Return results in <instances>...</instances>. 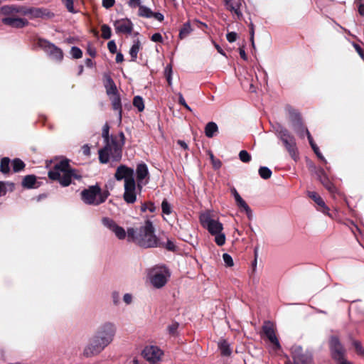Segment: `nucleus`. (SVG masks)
<instances>
[{
	"instance_id": "f257e3e1",
	"label": "nucleus",
	"mask_w": 364,
	"mask_h": 364,
	"mask_svg": "<svg viewBox=\"0 0 364 364\" xmlns=\"http://www.w3.org/2000/svg\"><path fill=\"white\" fill-rule=\"evenodd\" d=\"M115 333L116 328L112 323L107 322L101 325L85 348L84 355L91 357L99 354L113 341Z\"/></svg>"
},
{
	"instance_id": "f03ea898",
	"label": "nucleus",
	"mask_w": 364,
	"mask_h": 364,
	"mask_svg": "<svg viewBox=\"0 0 364 364\" xmlns=\"http://www.w3.org/2000/svg\"><path fill=\"white\" fill-rule=\"evenodd\" d=\"M154 232L153 223L150 219H146L144 225L139 228H129L127 229V240L141 247H152L157 243V237Z\"/></svg>"
},
{
	"instance_id": "7ed1b4c3",
	"label": "nucleus",
	"mask_w": 364,
	"mask_h": 364,
	"mask_svg": "<svg viewBox=\"0 0 364 364\" xmlns=\"http://www.w3.org/2000/svg\"><path fill=\"white\" fill-rule=\"evenodd\" d=\"M48 176L50 180L58 181L63 187L70 185L72 178L80 180L82 178L79 171L70 166V160L66 158L55 164Z\"/></svg>"
},
{
	"instance_id": "20e7f679",
	"label": "nucleus",
	"mask_w": 364,
	"mask_h": 364,
	"mask_svg": "<svg viewBox=\"0 0 364 364\" xmlns=\"http://www.w3.org/2000/svg\"><path fill=\"white\" fill-rule=\"evenodd\" d=\"M124 144V135L121 132L117 136H111V144H107L103 149L99 150V160L101 164L109 161V155L114 161H119L122 158V146Z\"/></svg>"
},
{
	"instance_id": "39448f33",
	"label": "nucleus",
	"mask_w": 364,
	"mask_h": 364,
	"mask_svg": "<svg viewBox=\"0 0 364 364\" xmlns=\"http://www.w3.org/2000/svg\"><path fill=\"white\" fill-rule=\"evenodd\" d=\"M82 200L87 205H99L105 203L109 196L107 190L102 191L98 184L90 186L81 192Z\"/></svg>"
},
{
	"instance_id": "423d86ee",
	"label": "nucleus",
	"mask_w": 364,
	"mask_h": 364,
	"mask_svg": "<svg viewBox=\"0 0 364 364\" xmlns=\"http://www.w3.org/2000/svg\"><path fill=\"white\" fill-rule=\"evenodd\" d=\"M279 138L291 158L296 161L299 159V152L294 136L287 129H281L279 131Z\"/></svg>"
},
{
	"instance_id": "0eeeda50",
	"label": "nucleus",
	"mask_w": 364,
	"mask_h": 364,
	"mask_svg": "<svg viewBox=\"0 0 364 364\" xmlns=\"http://www.w3.org/2000/svg\"><path fill=\"white\" fill-rule=\"evenodd\" d=\"M36 43L52 60L58 63L63 60L64 57L63 52L61 48L55 44L42 38H38Z\"/></svg>"
},
{
	"instance_id": "6e6552de",
	"label": "nucleus",
	"mask_w": 364,
	"mask_h": 364,
	"mask_svg": "<svg viewBox=\"0 0 364 364\" xmlns=\"http://www.w3.org/2000/svg\"><path fill=\"white\" fill-rule=\"evenodd\" d=\"M293 361L288 359L285 364H311L312 355L299 346H293L291 349Z\"/></svg>"
},
{
	"instance_id": "1a4fd4ad",
	"label": "nucleus",
	"mask_w": 364,
	"mask_h": 364,
	"mask_svg": "<svg viewBox=\"0 0 364 364\" xmlns=\"http://www.w3.org/2000/svg\"><path fill=\"white\" fill-rule=\"evenodd\" d=\"M200 223L212 235L221 232L223 229V224L211 218L208 214H202L200 216Z\"/></svg>"
},
{
	"instance_id": "9d476101",
	"label": "nucleus",
	"mask_w": 364,
	"mask_h": 364,
	"mask_svg": "<svg viewBox=\"0 0 364 364\" xmlns=\"http://www.w3.org/2000/svg\"><path fill=\"white\" fill-rule=\"evenodd\" d=\"M328 346L333 360L346 357V350L337 336H331L329 338Z\"/></svg>"
},
{
	"instance_id": "9b49d317",
	"label": "nucleus",
	"mask_w": 364,
	"mask_h": 364,
	"mask_svg": "<svg viewBox=\"0 0 364 364\" xmlns=\"http://www.w3.org/2000/svg\"><path fill=\"white\" fill-rule=\"evenodd\" d=\"M262 333L268 338L269 342L274 346L275 350H279L281 345L275 333V329L273 323L271 321H264L262 328Z\"/></svg>"
},
{
	"instance_id": "f8f14e48",
	"label": "nucleus",
	"mask_w": 364,
	"mask_h": 364,
	"mask_svg": "<svg viewBox=\"0 0 364 364\" xmlns=\"http://www.w3.org/2000/svg\"><path fill=\"white\" fill-rule=\"evenodd\" d=\"M102 224L112 230L116 235V237L119 240H124L127 235V232L124 230V229L119 226L114 220L109 218H103L102 219Z\"/></svg>"
},
{
	"instance_id": "ddd939ff",
	"label": "nucleus",
	"mask_w": 364,
	"mask_h": 364,
	"mask_svg": "<svg viewBox=\"0 0 364 364\" xmlns=\"http://www.w3.org/2000/svg\"><path fill=\"white\" fill-rule=\"evenodd\" d=\"M161 208L163 213V219L168 224L172 225L176 219L177 215L176 213L173 209L172 205L165 198L161 203Z\"/></svg>"
},
{
	"instance_id": "4468645a",
	"label": "nucleus",
	"mask_w": 364,
	"mask_h": 364,
	"mask_svg": "<svg viewBox=\"0 0 364 364\" xmlns=\"http://www.w3.org/2000/svg\"><path fill=\"white\" fill-rule=\"evenodd\" d=\"M123 198L127 203H134L136 201V183L134 180L127 181L124 183Z\"/></svg>"
},
{
	"instance_id": "2eb2a0df",
	"label": "nucleus",
	"mask_w": 364,
	"mask_h": 364,
	"mask_svg": "<svg viewBox=\"0 0 364 364\" xmlns=\"http://www.w3.org/2000/svg\"><path fill=\"white\" fill-rule=\"evenodd\" d=\"M114 178L117 181L124 179V183L127 181L134 180V169L122 164L117 167Z\"/></svg>"
},
{
	"instance_id": "dca6fc26",
	"label": "nucleus",
	"mask_w": 364,
	"mask_h": 364,
	"mask_svg": "<svg viewBox=\"0 0 364 364\" xmlns=\"http://www.w3.org/2000/svg\"><path fill=\"white\" fill-rule=\"evenodd\" d=\"M316 176L319 181L332 196H334L336 193H337L338 190L336 187L329 180L328 177L327 176L326 172L323 168H320L316 171Z\"/></svg>"
},
{
	"instance_id": "f3484780",
	"label": "nucleus",
	"mask_w": 364,
	"mask_h": 364,
	"mask_svg": "<svg viewBox=\"0 0 364 364\" xmlns=\"http://www.w3.org/2000/svg\"><path fill=\"white\" fill-rule=\"evenodd\" d=\"M114 26L117 33L130 34L133 30L132 21L127 18L117 20Z\"/></svg>"
},
{
	"instance_id": "a211bd4d",
	"label": "nucleus",
	"mask_w": 364,
	"mask_h": 364,
	"mask_svg": "<svg viewBox=\"0 0 364 364\" xmlns=\"http://www.w3.org/2000/svg\"><path fill=\"white\" fill-rule=\"evenodd\" d=\"M144 358L151 363L159 360V348L157 346H147L142 351Z\"/></svg>"
},
{
	"instance_id": "6ab92c4d",
	"label": "nucleus",
	"mask_w": 364,
	"mask_h": 364,
	"mask_svg": "<svg viewBox=\"0 0 364 364\" xmlns=\"http://www.w3.org/2000/svg\"><path fill=\"white\" fill-rule=\"evenodd\" d=\"M0 11L5 16H14L18 14L24 16L25 6L15 4L5 5L1 7Z\"/></svg>"
},
{
	"instance_id": "aec40b11",
	"label": "nucleus",
	"mask_w": 364,
	"mask_h": 364,
	"mask_svg": "<svg viewBox=\"0 0 364 364\" xmlns=\"http://www.w3.org/2000/svg\"><path fill=\"white\" fill-rule=\"evenodd\" d=\"M4 24L16 28H22L28 25L29 22L26 18L6 17L2 19Z\"/></svg>"
},
{
	"instance_id": "412c9836",
	"label": "nucleus",
	"mask_w": 364,
	"mask_h": 364,
	"mask_svg": "<svg viewBox=\"0 0 364 364\" xmlns=\"http://www.w3.org/2000/svg\"><path fill=\"white\" fill-rule=\"evenodd\" d=\"M230 192L235 198L237 205L240 208H242L245 211L247 217L250 218L252 215V210L247 203L242 198L235 188L232 187L230 189Z\"/></svg>"
},
{
	"instance_id": "4be33fe9",
	"label": "nucleus",
	"mask_w": 364,
	"mask_h": 364,
	"mask_svg": "<svg viewBox=\"0 0 364 364\" xmlns=\"http://www.w3.org/2000/svg\"><path fill=\"white\" fill-rule=\"evenodd\" d=\"M41 184V182L37 181L36 176L33 174L25 176L21 181L22 187L26 189L37 188Z\"/></svg>"
},
{
	"instance_id": "5701e85b",
	"label": "nucleus",
	"mask_w": 364,
	"mask_h": 364,
	"mask_svg": "<svg viewBox=\"0 0 364 364\" xmlns=\"http://www.w3.org/2000/svg\"><path fill=\"white\" fill-rule=\"evenodd\" d=\"M308 196L312 199L319 207L318 210L321 211L326 215H329V208L326 205L325 202L321 197L314 191H309Z\"/></svg>"
},
{
	"instance_id": "b1692460",
	"label": "nucleus",
	"mask_w": 364,
	"mask_h": 364,
	"mask_svg": "<svg viewBox=\"0 0 364 364\" xmlns=\"http://www.w3.org/2000/svg\"><path fill=\"white\" fill-rule=\"evenodd\" d=\"M291 127L295 132L303 136L304 132H306V128L303 124L301 118L299 115H294L291 118Z\"/></svg>"
},
{
	"instance_id": "393cba45",
	"label": "nucleus",
	"mask_w": 364,
	"mask_h": 364,
	"mask_svg": "<svg viewBox=\"0 0 364 364\" xmlns=\"http://www.w3.org/2000/svg\"><path fill=\"white\" fill-rule=\"evenodd\" d=\"M148 279L156 289H159V267L156 265L149 270Z\"/></svg>"
},
{
	"instance_id": "a878e982",
	"label": "nucleus",
	"mask_w": 364,
	"mask_h": 364,
	"mask_svg": "<svg viewBox=\"0 0 364 364\" xmlns=\"http://www.w3.org/2000/svg\"><path fill=\"white\" fill-rule=\"evenodd\" d=\"M105 87L108 95H116L118 94L117 88L114 80L108 75H105Z\"/></svg>"
},
{
	"instance_id": "bb28decb",
	"label": "nucleus",
	"mask_w": 364,
	"mask_h": 364,
	"mask_svg": "<svg viewBox=\"0 0 364 364\" xmlns=\"http://www.w3.org/2000/svg\"><path fill=\"white\" fill-rule=\"evenodd\" d=\"M136 178L138 181V187H140V183H142L143 180L147 176L149 172L146 164H139L136 167Z\"/></svg>"
},
{
	"instance_id": "cd10ccee",
	"label": "nucleus",
	"mask_w": 364,
	"mask_h": 364,
	"mask_svg": "<svg viewBox=\"0 0 364 364\" xmlns=\"http://www.w3.org/2000/svg\"><path fill=\"white\" fill-rule=\"evenodd\" d=\"M171 276V270L166 265H161V287L166 285Z\"/></svg>"
},
{
	"instance_id": "c85d7f7f",
	"label": "nucleus",
	"mask_w": 364,
	"mask_h": 364,
	"mask_svg": "<svg viewBox=\"0 0 364 364\" xmlns=\"http://www.w3.org/2000/svg\"><path fill=\"white\" fill-rule=\"evenodd\" d=\"M217 132L218 126L215 122H210L205 125V134L207 137L212 138Z\"/></svg>"
},
{
	"instance_id": "c756f323",
	"label": "nucleus",
	"mask_w": 364,
	"mask_h": 364,
	"mask_svg": "<svg viewBox=\"0 0 364 364\" xmlns=\"http://www.w3.org/2000/svg\"><path fill=\"white\" fill-rule=\"evenodd\" d=\"M306 133L307 134V137H308V139H309V144L312 148V149L314 150V153L316 154V156L322 161H325L324 159V157L323 156V155L321 154V153L320 152V150H319V148L317 146V145L315 144V142L313 140V138L310 134V132H309L308 129H306Z\"/></svg>"
},
{
	"instance_id": "7c9ffc66",
	"label": "nucleus",
	"mask_w": 364,
	"mask_h": 364,
	"mask_svg": "<svg viewBox=\"0 0 364 364\" xmlns=\"http://www.w3.org/2000/svg\"><path fill=\"white\" fill-rule=\"evenodd\" d=\"M350 340L351 341L352 346L354 348L357 355L364 357V348L361 342L358 340L353 338L352 337L350 338Z\"/></svg>"
},
{
	"instance_id": "2f4dec72",
	"label": "nucleus",
	"mask_w": 364,
	"mask_h": 364,
	"mask_svg": "<svg viewBox=\"0 0 364 364\" xmlns=\"http://www.w3.org/2000/svg\"><path fill=\"white\" fill-rule=\"evenodd\" d=\"M219 348L220 350L221 355L223 356H230L232 350L230 348L229 343L225 340L219 343Z\"/></svg>"
},
{
	"instance_id": "473e14b6",
	"label": "nucleus",
	"mask_w": 364,
	"mask_h": 364,
	"mask_svg": "<svg viewBox=\"0 0 364 364\" xmlns=\"http://www.w3.org/2000/svg\"><path fill=\"white\" fill-rule=\"evenodd\" d=\"M10 159L8 157H4L1 160L0 164V171L4 174H8L10 173Z\"/></svg>"
},
{
	"instance_id": "72a5a7b5",
	"label": "nucleus",
	"mask_w": 364,
	"mask_h": 364,
	"mask_svg": "<svg viewBox=\"0 0 364 364\" xmlns=\"http://www.w3.org/2000/svg\"><path fill=\"white\" fill-rule=\"evenodd\" d=\"M25 14L24 16H31V18H39L40 12H41V8H34V7H26L25 6Z\"/></svg>"
},
{
	"instance_id": "f704fd0d",
	"label": "nucleus",
	"mask_w": 364,
	"mask_h": 364,
	"mask_svg": "<svg viewBox=\"0 0 364 364\" xmlns=\"http://www.w3.org/2000/svg\"><path fill=\"white\" fill-rule=\"evenodd\" d=\"M26 166L25 163L20 159L16 158L12 161L13 171L15 173L23 171Z\"/></svg>"
},
{
	"instance_id": "c9c22d12",
	"label": "nucleus",
	"mask_w": 364,
	"mask_h": 364,
	"mask_svg": "<svg viewBox=\"0 0 364 364\" xmlns=\"http://www.w3.org/2000/svg\"><path fill=\"white\" fill-rule=\"evenodd\" d=\"M141 48V43L139 40L134 41L133 46L130 48L129 54L132 61H135L137 58V54Z\"/></svg>"
},
{
	"instance_id": "e433bc0d",
	"label": "nucleus",
	"mask_w": 364,
	"mask_h": 364,
	"mask_svg": "<svg viewBox=\"0 0 364 364\" xmlns=\"http://www.w3.org/2000/svg\"><path fill=\"white\" fill-rule=\"evenodd\" d=\"M133 105L136 108L138 112H142L144 109V102L143 98L140 96H135L133 99Z\"/></svg>"
},
{
	"instance_id": "4c0bfd02",
	"label": "nucleus",
	"mask_w": 364,
	"mask_h": 364,
	"mask_svg": "<svg viewBox=\"0 0 364 364\" xmlns=\"http://www.w3.org/2000/svg\"><path fill=\"white\" fill-rule=\"evenodd\" d=\"M161 247L173 252H176L178 250V247L175 245L174 242L168 238L166 242H161Z\"/></svg>"
},
{
	"instance_id": "58836bf2",
	"label": "nucleus",
	"mask_w": 364,
	"mask_h": 364,
	"mask_svg": "<svg viewBox=\"0 0 364 364\" xmlns=\"http://www.w3.org/2000/svg\"><path fill=\"white\" fill-rule=\"evenodd\" d=\"M114 97L112 101V107L114 111H118L119 114H122V106H121V100L119 95H113Z\"/></svg>"
},
{
	"instance_id": "ea45409f",
	"label": "nucleus",
	"mask_w": 364,
	"mask_h": 364,
	"mask_svg": "<svg viewBox=\"0 0 364 364\" xmlns=\"http://www.w3.org/2000/svg\"><path fill=\"white\" fill-rule=\"evenodd\" d=\"M258 172L260 177L265 180L269 179L272 176V171L266 166H261Z\"/></svg>"
},
{
	"instance_id": "a19ab883",
	"label": "nucleus",
	"mask_w": 364,
	"mask_h": 364,
	"mask_svg": "<svg viewBox=\"0 0 364 364\" xmlns=\"http://www.w3.org/2000/svg\"><path fill=\"white\" fill-rule=\"evenodd\" d=\"M101 31H102V38L104 39H109L112 36V31L111 28L107 25L103 24L101 26Z\"/></svg>"
},
{
	"instance_id": "79ce46f5",
	"label": "nucleus",
	"mask_w": 364,
	"mask_h": 364,
	"mask_svg": "<svg viewBox=\"0 0 364 364\" xmlns=\"http://www.w3.org/2000/svg\"><path fill=\"white\" fill-rule=\"evenodd\" d=\"M146 210H149L151 213H153L156 210V206L152 202L149 201L141 204V211L146 212Z\"/></svg>"
},
{
	"instance_id": "37998d69",
	"label": "nucleus",
	"mask_w": 364,
	"mask_h": 364,
	"mask_svg": "<svg viewBox=\"0 0 364 364\" xmlns=\"http://www.w3.org/2000/svg\"><path fill=\"white\" fill-rule=\"evenodd\" d=\"M178 323L173 322L171 324L168 325L167 327V331L168 334L171 336H175L178 333Z\"/></svg>"
},
{
	"instance_id": "c03bdc74",
	"label": "nucleus",
	"mask_w": 364,
	"mask_h": 364,
	"mask_svg": "<svg viewBox=\"0 0 364 364\" xmlns=\"http://www.w3.org/2000/svg\"><path fill=\"white\" fill-rule=\"evenodd\" d=\"M109 126L107 123H106L102 128V137L105 139V141L107 144H111V138L109 139Z\"/></svg>"
},
{
	"instance_id": "a18cd8bd",
	"label": "nucleus",
	"mask_w": 364,
	"mask_h": 364,
	"mask_svg": "<svg viewBox=\"0 0 364 364\" xmlns=\"http://www.w3.org/2000/svg\"><path fill=\"white\" fill-rule=\"evenodd\" d=\"M239 158L240 161L244 163H249L252 159L251 155L246 150H242L240 151Z\"/></svg>"
},
{
	"instance_id": "49530a36",
	"label": "nucleus",
	"mask_w": 364,
	"mask_h": 364,
	"mask_svg": "<svg viewBox=\"0 0 364 364\" xmlns=\"http://www.w3.org/2000/svg\"><path fill=\"white\" fill-rule=\"evenodd\" d=\"M139 15L144 17H152L153 12L146 6H141L139 9Z\"/></svg>"
},
{
	"instance_id": "de8ad7c7",
	"label": "nucleus",
	"mask_w": 364,
	"mask_h": 364,
	"mask_svg": "<svg viewBox=\"0 0 364 364\" xmlns=\"http://www.w3.org/2000/svg\"><path fill=\"white\" fill-rule=\"evenodd\" d=\"M70 54L72 55L73 58L79 59L81 58L82 56V51L78 47L73 46L71 48Z\"/></svg>"
},
{
	"instance_id": "09e8293b",
	"label": "nucleus",
	"mask_w": 364,
	"mask_h": 364,
	"mask_svg": "<svg viewBox=\"0 0 364 364\" xmlns=\"http://www.w3.org/2000/svg\"><path fill=\"white\" fill-rule=\"evenodd\" d=\"M191 28L189 23L184 24L183 27L181 28L179 36L181 38L186 37L191 32Z\"/></svg>"
},
{
	"instance_id": "8fccbe9b",
	"label": "nucleus",
	"mask_w": 364,
	"mask_h": 364,
	"mask_svg": "<svg viewBox=\"0 0 364 364\" xmlns=\"http://www.w3.org/2000/svg\"><path fill=\"white\" fill-rule=\"evenodd\" d=\"M40 17L44 19H50L54 16V14L47 9L41 8V12H40Z\"/></svg>"
},
{
	"instance_id": "3c124183",
	"label": "nucleus",
	"mask_w": 364,
	"mask_h": 364,
	"mask_svg": "<svg viewBox=\"0 0 364 364\" xmlns=\"http://www.w3.org/2000/svg\"><path fill=\"white\" fill-rule=\"evenodd\" d=\"M226 6H228V9H230L231 11L234 12L238 17L240 16L241 14L237 6H233L232 4V0H225Z\"/></svg>"
},
{
	"instance_id": "603ef678",
	"label": "nucleus",
	"mask_w": 364,
	"mask_h": 364,
	"mask_svg": "<svg viewBox=\"0 0 364 364\" xmlns=\"http://www.w3.org/2000/svg\"><path fill=\"white\" fill-rule=\"evenodd\" d=\"M215 242L218 246H223L225 242V235L221 232L214 235Z\"/></svg>"
},
{
	"instance_id": "864d4df0",
	"label": "nucleus",
	"mask_w": 364,
	"mask_h": 364,
	"mask_svg": "<svg viewBox=\"0 0 364 364\" xmlns=\"http://www.w3.org/2000/svg\"><path fill=\"white\" fill-rule=\"evenodd\" d=\"M64 3L68 11L70 13L75 14L76 11L74 9V1L73 0H62Z\"/></svg>"
},
{
	"instance_id": "5fc2aeb1",
	"label": "nucleus",
	"mask_w": 364,
	"mask_h": 364,
	"mask_svg": "<svg viewBox=\"0 0 364 364\" xmlns=\"http://www.w3.org/2000/svg\"><path fill=\"white\" fill-rule=\"evenodd\" d=\"M223 259L227 267H232L234 263L232 257L228 254L224 253L223 255Z\"/></svg>"
},
{
	"instance_id": "6e6d98bb",
	"label": "nucleus",
	"mask_w": 364,
	"mask_h": 364,
	"mask_svg": "<svg viewBox=\"0 0 364 364\" xmlns=\"http://www.w3.org/2000/svg\"><path fill=\"white\" fill-rule=\"evenodd\" d=\"M107 48L111 53L114 54L117 53V45L114 41H110L108 42Z\"/></svg>"
},
{
	"instance_id": "4d7b16f0",
	"label": "nucleus",
	"mask_w": 364,
	"mask_h": 364,
	"mask_svg": "<svg viewBox=\"0 0 364 364\" xmlns=\"http://www.w3.org/2000/svg\"><path fill=\"white\" fill-rule=\"evenodd\" d=\"M115 4V0H102V5L104 8L109 9Z\"/></svg>"
},
{
	"instance_id": "13d9d810",
	"label": "nucleus",
	"mask_w": 364,
	"mask_h": 364,
	"mask_svg": "<svg viewBox=\"0 0 364 364\" xmlns=\"http://www.w3.org/2000/svg\"><path fill=\"white\" fill-rule=\"evenodd\" d=\"M210 159L212 160L213 166L214 168L218 169L221 167L222 163L219 159H215L213 154H210Z\"/></svg>"
},
{
	"instance_id": "bf43d9fd",
	"label": "nucleus",
	"mask_w": 364,
	"mask_h": 364,
	"mask_svg": "<svg viewBox=\"0 0 364 364\" xmlns=\"http://www.w3.org/2000/svg\"><path fill=\"white\" fill-rule=\"evenodd\" d=\"M227 40L230 43L235 42L237 38V34L235 32H230L226 36Z\"/></svg>"
},
{
	"instance_id": "052dcab7",
	"label": "nucleus",
	"mask_w": 364,
	"mask_h": 364,
	"mask_svg": "<svg viewBox=\"0 0 364 364\" xmlns=\"http://www.w3.org/2000/svg\"><path fill=\"white\" fill-rule=\"evenodd\" d=\"M7 189L6 187V184L3 181H0V197L4 196L6 194Z\"/></svg>"
},
{
	"instance_id": "680f3d73",
	"label": "nucleus",
	"mask_w": 364,
	"mask_h": 364,
	"mask_svg": "<svg viewBox=\"0 0 364 364\" xmlns=\"http://www.w3.org/2000/svg\"><path fill=\"white\" fill-rule=\"evenodd\" d=\"M171 68L170 66H167V68L165 69V76H166L169 85L171 84Z\"/></svg>"
},
{
	"instance_id": "e2e57ef3",
	"label": "nucleus",
	"mask_w": 364,
	"mask_h": 364,
	"mask_svg": "<svg viewBox=\"0 0 364 364\" xmlns=\"http://www.w3.org/2000/svg\"><path fill=\"white\" fill-rule=\"evenodd\" d=\"M82 151L85 156H89L90 155V147L88 144H85L82 146Z\"/></svg>"
},
{
	"instance_id": "0e129e2a",
	"label": "nucleus",
	"mask_w": 364,
	"mask_h": 364,
	"mask_svg": "<svg viewBox=\"0 0 364 364\" xmlns=\"http://www.w3.org/2000/svg\"><path fill=\"white\" fill-rule=\"evenodd\" d=\"M141 4V1L140 0H129V5L131 6V7H136V6H141L140 5Z\"/></svg>"
},
{
	"instance_id": "69168bd1",
	"label": "nucleus",
	"mask_w": 364,
	"mask_h": 364,
	"mask_svg": "<svg viewBox=\"0 0 364 364\" xmlns=\"http://www.w3.org/2000/svg\"><path fill=\"white\" fill-rule=\"evenodd\" d=\"M87 53L92 58L95 57L97 54L95 48L90 46L87 48Z\"/></svg>"
},
{
	"instance_id": "338daca9",
	"label": "nucleus",
	"mask_w": 364,
	"mask_h": 364,
	"mask_svg": "<svg viewBox=\"0 0 364 364\" xmlns=\"http://www.w3.org/2000/svg\"><path fill=\"white\" fill-rule=\"evenodd\" d=\"M334 360L337 363V364H353L352 363L348 361L346 359V357H342L341 359H336Z\"/></svg>"
},
{
	"instance_id": "774afa93",
	"label": "nucleus",
	"mask_w": 364,
	"mask_h": 364,
	"mask_svg": "<svg viewBox=\"0 0 364 364\" xmlns=\"http://www.w3.org/2000/svg\"><path fill=\"white\" fill-rule=\"evenodd\" d=\"M123 299L126 304H129L132 302V296L129 294H125Z\"/></svg>"
}]
</instances>
